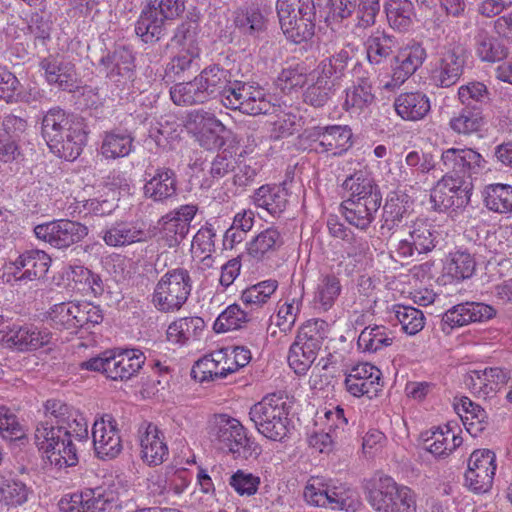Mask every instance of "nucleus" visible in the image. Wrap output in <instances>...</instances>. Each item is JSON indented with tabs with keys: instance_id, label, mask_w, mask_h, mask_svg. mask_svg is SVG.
Listing matches in <instances>:
<instances>
[{
	"instance_id": "10",
	"label": "nucleus",
	"mask_w": 512,
	"mask_h": 512,
	"mask_svg": "<svg viewBox=\"0 0 512 512\" xmlns=\"http://www.w3.org/2000/svg\"><path fill=\"white\" fill-rule=\"evenodd\" d=\"M224 107L238 110L244 114L256 116L267 114L273 105L265 89L255 82H246L236 79L232 88L223 100Z\"/></svg>"
},
{
	"instance_id": "46",
	"label": "nucleus",
	"mask_w": 512,
	"mask_h": 512,
	"mask_svg": "<svg viewBox=\"0 0 512 512\" xmlns=\"http://www.w3.org/2000/svg\"><path fill=\"white\" fill-rule=\"evenodd\" d=\"M414 5L410 0H385L384 11L389 26L399 32L408 31L413 24Z\"/></svg>"
},
{
	"instance_id": "41",
	"label": "nucleus",
	"mask_w": 512,
	"mask_h": 512,
	"mask_svg": "<svg viewBox=\"0 0 512 512\" xmlns=\"http://www.w3.org/2000/svg\"><path fill=\"white\" fill-rule=\"evenodd\" d=\"M170 97L173 103L179 106L205 104L210 101L199 75L191 81L171 87Z\"/></svg>"
},
{
	"instance_id": "21",
	"label": "nucleus",
	"mask_w": 512,
	"mask_h": 512,
	"mask_svg": "<svg viewBox=\"0 0 512 512\" xmlns=\"http://www.w3.org/2000/svg\"><path fill=\"white\" fill-rule=\"evenodd\" d=\"M381 376L377 367L369 363L358 364L346 375V390L355 397H376L383 387Z\"/></svg>"
},
{
	"instance_id": "1",
	"label": "nucleus",
	"mask_w": 512,
	"mask_h": 512,
	"mask_svg": "<svg viewBox=\"0 0 512 512\" xmlns=\"http://www.w3.org/2000/svg\"><path fill=\"white\" fill-rule=\"evenodd\" d=\"M126 492V483L117 477L101 486L65 496L58 506L61 512H112L119 507L120 497Z\"/></svg>"
},
{
	"instance_id": "55",
	"label": "nucleus",
	"mask_w": 512,
	"mask_h": 512,
	"mask_svg": "<svg viewBox=\"0 0 512 512\" xmlns=\"http://www.w3.org/2000/svg\"><path fill=\"white\" fill-rule=\"evenodd\" d=\"M0 436L10 444L25 446L28 437L18 417L7 407H0Z\"/></svg>"
},
{
	"instance_id": "11",
	"label": "nucleus",
	"mask_w": 512,
	"mask_h": 512,
	"mask_svg": "<svg viewBox=\"0 0 512 512\" xmlns=\"http://www.w3.org/2000/svg\"><path fill=\"white\" fill-rule=\"evenodd\" d=\"M464 65L459 46L454 43L439 45L429 71L430 84L438 88L454 86L464 72Z\"/></svg>"
},
{
	"instance_id": "29",
	"label": "nucleus",
	"mask_w": 512,
	"mask_h": 512,
	"mask_svg": "<svg viewBox=\"0 0 512 512\" xmlns=\"http://www.w3.org/2000/svg\"><path fill=\"white\" fill-rule=\"evenodd\" d=\"M246 326L260 331V315L257 312L249 311L245 306L241 308L238 304H232L217 317L214 323V330L217 333H223Z\"/></svg>"
},
{
	"instance_id": "56",
	"label": "nucleus",
	"mask_w": 512,
	"mask_h": 512,
	"mask_svg": "<svg viewBox=\"0 0 512 512\" xmlns=\"http://www.w3.org/2000/svg\"><path fill=\"white\" fill-rule=\"evenodd\" d=\"M284 244V239L275 227H269L260 232L249 244V254L260 259L267 254L278 251Z\"/></svg>"
},
{
	"instance_id": "63",
	"label": "nucleus",
	"mask_w": 512,
	"mask_h": 512,
	"mask_svg": "<svg viewBox=\"0 0 512 512\" xmlns=\"http://www.w3.org/2000/svg\"><path fill=\"white\" fill-rule=\"evenodd\" d=\"M455 409L460 414L465 425H469L470 431L474 425H478L477 430L484 428L483 423L487 419L486 411L478 404L472 402L468 397H461L459 402L455 403Z\"/></svg>"
},
{
	"instance_id": "26",
	"label": "nucleus",
	"mask_w": 512,
	"mask_h": 512,
	"mask_svg": "<svg viewBox=\"0 0 512 512\" xmlns=\"http://www.w3.org/2000/svg\"><path fill=\"white\" fill-rule=\"evenodd\" d=\"M109 378L125 381L137 375L143 367L146 357L139 349L110 350Z\"/></svg>"
},
{
	"instance_id": "50",
	"label": "nucleus",
	"mask_w": 512,
	"mask_h": 512,
	"mask_svg": "<svg viewBox=\"0 0 512 512\" xmlns=\"http://www.w3.org/2000/svg\"><path fill=\"white\" fill-rule=\"evenodd\" d=\"M224 359L221 350H215L199 359L191 369V376L199 382L214 381L225 378L224 371L228 368L221 366L220 362Z\"/></svg>"
},
{
	"instance_id": "16",
	"label": "nucleus",
	"mask_w": 512,
	"mask_h": 512,
	"mask_svg": "<svg viewBox=\"0 0 512 512\" xmlns=\"http://www.w3.org/2000/svg\"><path fill=\"white\" fill-rule=\"evenodd\" d=\"M496 455L493 450H473L465 473L467 487L478 494L488 492L496 470Z\"/></svg>"
},
{
	"instance_id": "19",
	"label": "nucleus",
	"mask_w": 512,
	"mask_h": 512,
	"mask_svg": "<svg viewBox=\"0 0 512 512\" xmlns=\"http://www.w3.org/2000/svg\"><path fill=\"white\" fill-rule=\"evenodd\" d=\"M187 123L205 149L215 150L224 144L221 134L225 131V126L213 113L203 109L194 110L188 114Z\"/></svg>"
},
{
	"instance_id": "53",
	"label": "nucleus",
	"mask_w": 512,
	"mask_h": 512,
	"mask_svg": "<svg viewBox=\"0 0 512 512\" xmlns=\"http://www.w3.org/2000/svg\"><path fill=\"white\" fill-rule=\"evenodd\" d=\"M346 98L343 107L346 111L353 110H364L369 107L375 96L372 93V85L367 77H359L353 84L346 90Z\"/></svg>"
},
{
	"instance_id": "9",
	"label": "nucleus",
	"mask_w": 512,
	"mask_h": 512,
	"mask_svg": "<svg viewBox=\"0 0 512 512\" xmlns=\"http://www.w3.org/2000/svg\"><path fill=\"white\" fill-rule=\"evenodd\" d=\"M487 161L475 149L470 147L444 149L440 157V168L446 176H452L455 181L468 183L481 175Z\"/></svg>"
},
{
	"instance_id": "38",
	"label": "nucleus",
	"mask_w": 512,
	"mask_h": 512,
	"mask_svg": "<svg viewBox=\"0 0 512 512\" xmlns=\"http://www.w3.org/2000/svg\"><path fill=\"white\" fill-rule=\"evenodd\" d=\"M34 438L38 448H55L58 445L69 448L72 445L71 431L66 426L54 425L48 419L38 421Z\"/></svg>"
},
{
	"instance_id": "39",
	"label": "nucleus",
	"mask_w": 512,
	"mask_h": 512,
	"mask_svg": "<svg viewBox=\"0 0 512 512\" xmlns=\"http://www.w3.org/2000/svg\"><path fill=\"white\" fill-rule=\"evenodd\" d=\"M364 45L368 62L371 65H380L393 54L397 40L385 30L377 29L367 37Z\"/></svg>"
},
{
	"instance_id": "20",
	"label": "nucleus",
	"mask_w": 512,
	"mask_h": 512,
	"mask_svg": "<svg viewBox=\"0 0 512 512\" xmlns=\"http://www.w3.org/2000/svg\"><path fill=\"white\" fill-rule=\"evenodd\" d=\"M143 195L155 203L165 204L176 198L178 194V178L176 172L168 167H158L153 173L145 171Z\"/></svg>"
},
{
	"instance_id": "37",
	"label": "nucleus",
	"mask_w": 512,
	"mask_h": 512,
	"mask_svg": "<svg viewBox=\"0 0 512 512\" xmlns=\"http://www.w3.org/2000/svg\"><path fill=\"white\" fill-rule=\"evenodd\" d=\"M397 114L404 120L418 121L431 110L429 97L422 92L400 94L394 101Z\"/></svg>"
},
{
	"instance_id": "58",
	"label": "nucleus",
	"mask_w": 512,
	"mask_h": 512,
	"mask_svg": "<svg viewBox=\"0 0 512 512\" xmlns=\"http://www.w3.org/2000/svg\"><path fill=\"white\" fill-rule=\"evenodd\" d=\"M92 438L94 448H96V444L98 443L108 448H121V440L116 428V421L109 414L95 421L92 428Z\"/></svg>"
},
{
	"instance_id": "25",
	"label": "nucleus",
	"mask_w": 512,
	"mask_h": 512,
	"mask_svg": "<svg viewBox=\"0 0 512 512\" xmlns=\"http://www.w3.org/2000/svg\"><path fill=\"white\" fill-rule=\"evenodd\" d=\"M39 66L44 71L46 82L62 91L73 92L78 88L75 66L59 56L43 58Z\"/></svg>"
},
{
	"instance_id": "35",
	"label": "nucleus",
	"mask_w": 512,
	"mask_h": 512,
	"mask_svg": "<svg viewBox=\"0 0 512 512\" xmlns=\"http://www.w3.org/2000/svg\"><path fill=\"white\" fill-rule=\"evenodd\" d=\"M288 197L286 188L267 184L256 189L252 199L258 208L265 209L274 217H280L289 204Z\"/></svg>"
},
{
	"instance_id": "57",
	"label": "nucleus",
	"mask_w": 512,
	"mask_h": 512,
	"mask_svg": "<svg viewBox=\"0 0 512 512\" xmlns=\"http://www.w3.org/2000/svg\"><path fill=\"white\" fill-rule=\"evenodd\" d=\"M486 207L497 213L512 212V186L508 184H491L485 189Z\"/></svg>"
},
{
	"instance_id": "36",
	"label": "nucleus",
	"mask_w": 512,
	"mask_h": 512,
	"mask_svg": "<svg viewBox=\"0 0 512 512\" xmlns=\"http://www.w3.org/2000/svg\"><path fill=\"white\" fill-rule=\"evenodd\" d=\"M278 288V281L268 279L247 287L241 293V301L249 310L257 312L260 315V322L266 317L267 312L264 307L271 299V296Z\"/></svg>"
},
{
	"instance_id": "4",
	"label": "nucleus",
	"mask_w": 512,
	"mask_h": 512,
	"mask_svg": "<svg viewBox=\"0 0 512 512\" xmlns=\"http://www.w3.org/2000/svg\"><path fill=\"white\" fill-rule=\"evenodd\" d=\"M327 337V323L311 319L298 330L288 354V363L298 375L305 374L315 361L324 339Z\"/></svg>"
},
{
	"instance_id": "52",
	"label": "nucleus",
	"mask_w": 512,
	"mask_h": 512,
	"mask_svg": "<svg viewBox=\"0 0 512 512\" xmlns=\"http://www.w3.org/2000/svg\"><path fill=\"white\" fill-rule=\"evenodd\" d=\"M84 120L82 117L68 114L59 107L51 108L42 119V136L45 141L56 139L60 133L70 128L72 122Z\"/></svg>"
},
{
	"instance_id": "14",
	"label": "nucleus",
	"mask_w": 512,
	"mask_h": 512,
	"mask_svg": "<svg viewBox=\"0 0 512 512\" xmlns=\"http://www.w3.org/2000/svg\"><path fill=\"white\" fill-rule=\"evenodd\" d=\"M352 130L347 125L317 126L310 137V151L327 156L340 157L353 145Z\"/></svg>"
},
{
	"instance_id": "59",
	"label": "nucleus",
	"mask_w": 512,
	"mask_h": 512,
	"mask_svg": "<svg viewBox=\"0 0 512 512\" xmlns=\"http://www.w3.org/2000/svg\"><path fill=\"white\" fill-rule=\"evenodd\" d=\"M338 88L333 82L317 76L315 82L304 91L303 101L312 107L321 108L334 96Z\"/></svg>"
},
{
	"instance_id": "27",
	"label": "nucleus",
	"mask_w": 512,
	"mask_h": 512,
	"mask_svg": "<svg viewBox=\"0 0 512 512\" xmlns=\"http://www.w3.org/2000/svg\"><path fill=\"white\" fill-rule=\"evenodd\" d=\"M166 23L154 5L146 2L134 24V32L143 43L154 44L165 36Z\"/></svg>"
},
{
	"instance_id": "3",
	"label": "nucleus",
	"mask_w": 512,
	"mask_h": 512,
	"mask_svg": "<svg viewBox=\"0 0 512 512\" xmlns=\"http://www.w3.org/2000/svg\"><path fill=\"white\" fill-rule=\"evenodd\" d=\"M288 415L287 397L281 393L266 395L249 411L258 432L273 441H281L287 435Z\"/></svg>"
},
{
	"instance_id": "31",
	"label": "nucleus",
	"mask_w": 512,
	"mask_h": 512,
	"mask_svg": "<svg viewBox=\"0 0 512 512\" xmlns=\"http://www.w3.org/2000/svg\"><path fill=\"white\" fill-rule=\"evenodd\" d=\"M217 440L227 448H252L254 440L248 436L241 422L226 414L217 418Z\"/></svg>"
},
{
	"instance_id": "44",
	"label": "nucleus",
	"mask_w": 512,
	"mask_h": 512,
	"mask_svg": "<svg viewBox=\"0 0 512 512\" xmlns=\"http://www.w3.org/2000/svg\"><path fill=\"white\" fill-rule=\"evenodd\" d=\"M316 21L315 13L309 9V11H305L296 20H284V22L280 23V27L288 40L300 44L314 36Z\"/></svg>"
},
{
	"instance_id": "34",
	"label": "nucleus",
	"mask_w": 512,
	"mask_h": 512,
	"mask_svg": "<svg viewBox=\"0 0 512 512\" xmlns=\"http://www.w3.org/2000/svg\"><path fill=\"white\" fill-rule=\"evenodd\" d=\"M325 56L317 66L318 76L333 82L336 86L340 87L341 81L346 74L349 62L353 58V50L349 47H343L338 51Z\"/></svg>"
},
{
	"instance_id": "51",
	"label": "nucleus",
	"mask_w": 512,
	"mask_h": 512,
	"mask_svg": "<svg viewBox=\"0 0 512 512\" xmlns=\"http://www.w3.org/2000/svg\"><path fill=\"white\" fill-rule=\"evenodd\" d=\"M484 124L482 109L472 107H463L449 120L450 129L454 133L464 136L481 131Z\"/></svg>"
},
{
	"instance_id": "2",
	"label": "nucleus",
	"mask_w": 512,
	"mask_h": 512,
	"mask_svg": "<svg viewBox=\"0 0 512 512\" xmlns=\"http://www.w3.org/2000/svg\"><path fill=\"white\" fill-rule=\"evenodd\" d=\"M367 500L376 512H416V495L387 475H375L367 485Z\"/></svg>"
},
{
	"instance_id": "43",
	"label": "nucleus",
	"mask_w": 512,
	"mask_h": 512,
	"mask_svg": "<svg viewBox=\"0 0 512 512\" xmlns=\"http://www.w3.org/2000/svg\"><path fill=\"white\" fill-rule=\"evenodd\" d=\"M233 22L241 34L248 36H257L266 28L265 17L255 4L237 8L234 12Z\"/></svg>"
},
{
	"instance_id": "42",
	"label": "nucleus",
	"mask_w": 512,
	"mask_h": 512,
	"mask_svg": "<svg viewBox=\"0 0 512 512\" xmlns=\"http://www.w3.org/2000/svg\"><path fill=\"white\" fill-rule=\"evenodd\" d=\"M205 328L201 317H184L172 322L167 329V339L176 344L184 345L198 340Z\"/></svg>"
},
{
	"instance_id": "8",
	"label": "nucleus",
	"mask_w": 512,
	"mask_h": 512,
	"mask_svg": "<svg viewBox=\"0 0 512 512\" xmlns=\"http://www.w3.org/2000/svg\"><path fill=\"white\" fill-rule=\"evenodd\" d=\"M99 64L103 67L110 84L118 90V96L123 98V93L127 95L136 77L133 50L129 46L118 45L113 51L102 56Z\"/></svg>"
},
{
	"instance_id": "12",
	"label": "nucleus",
	"mask_w": 512,
	"mask_h": 512,
	"mask_svg": "<svg viewBox=\"0 0 512 512\" xmlns=\"http://www.w3.org/2000/svg\"><path fill=\"white\" fill-rule=\"evenodd\" d=\"M35 236L57 249H67L81 242L89 233L88 227L69 219L53 220L34 228Z\"/></svg>"
},
{
	"instance_id": "62",
	"label": "nucleus",
	"mask_w": 512,
	"mask_h": 512,
	"mask_svg": "<svg viewBox=\"0 0 512 512\" xmlns=\"http://www.w3.org/2000/svg\"><path fill=\"white\" fill-rule=\"evenodd\" d=\"M393 313L406 334L415 335L424 327V314L415 307L395 305L393 307Z\"/></svg>"
},
{
	"instance_id": "24",
	"label": "nucleus",
	"mask_w": 512,
	"mask_h": 512,
	"mask_svg": "<svg viewBox=\"0 0 512 512\" xmlns=\"http://www.w3.org/2000/svg\"><path fill=\"white\" fill-rule=\"evenodd\" d=\"M86 141L87 131L84 120H76L70 124L67 131L46 143L53 154L67 161H73L81 154Z\"/></svg>"
},
{
	"instance_id": "17",
	"label": "nucleus",
	"mask_w": 512,
	"mask_h": 512,
	"mask_svg": "<svg viewBox=\"0 0 512 512\" xmlns=\"http://www.w3.org/2000/svg\"><path fill=\"white\" fill-rule=\"evenodd\" d=\"M198 211L197 205L186 204L162 216L159 220L160 237L165 246L175 248L186 238L190 224Z\"/></svg>"
},
{
	"instance_id": "5",
	"label": "nucleus",
	"mask_w": 512,
	"mask_h": 512,
	"mask_svg": "<svg viewBox=\"0 0 512 512\" xmlns=\"http://www.w3.org/2000/svg\"><path fill=\"white\" fill-rule=\"evenodd\" d=\"M192 290V279L185 268L168 270L155 285L152 294L154 307L163 313L180 310L187 302Z\"/></svg>"
},
{
	"instance_id": "23",
	"label": "nucleus",
	"mask_w": 512,
	"mask_h": 512,
	"mask_svg": "<svg viewBox=\"0 0 512 512\" xmlns=\"http://www.w3.org/2000/svg\"><path fill=\"white\" fill-rule=\"evenodd\" d=\"M52 334L47 328L32 324L13 325L2 337V342L9 348L20 352L37 350L51 341Z\"/></svg>"
},
{
	"instance_id": "32",
	"label": "nucleus",
	"mask_w": 512,
	"mask_h": 512,
	"mask_svg": "<svg viewBox=\"0 0 512 512\" xmlns=\"http://www.w3.org/2000/svg\"><path fill=\"white\" fill-rule=\"evenodd\" d=\"M342 187L349 193L346 200L382 201L380 188L367 171H355L346 177Z\"/></svg>"
},
{
	"instance_id": "40",
	"label": "nucleus",
	"mask_w": 512,
	"mask_h": 512,
	"mask_svg": "<svg viewBox=\"0 0 512 512\" xmlns=\"http://www.w3.org/2000/svg\"><path fill=\"white\" fill-rule=\"evenodd\" d=\"M410 208V197L402 191H391L388 193L382 213V228L389 231L398 227L408 214Z\"/></svg>"
},
{
	"instance_id": "47",
	"label": "nucleus",
	"mask_w": 512,
	"mask_h": 512,
	"mask_svg": "<svg viewBox=\"0 0 512 512\" xmlns=\"http://www.w3.org/2000/svg\"><path fill=\"white\" fill-rule=\"evenodd\" d=\"M475 53L483 62L495 63L508 56V48L500 39L480 29L475 35Z\"/></svg>"
},
{
	"instance_id": "64",
	"label": "nucleus",
	"mask_w": 512,
	"mask_h": 512,
	"mask_svg": "<svg viewBox=\"0 0 512 512\" xmlns=\"http://www.w3.org/2000/svg\"><path fill=\"white\" fill-rule=\"evenodd\" d=\"M73 309L75 313L74 329H89L103 321L100 307L90 302H75V308Z\"/></svg>"
},
{
	"instance_id": "7",
	"label": "nucleus",
	"mask_w": 512,
	"mask_h": 512,
	"mask_svg": "<svg viewBox=\"0 0 512 512\" xmlns=\"http://www.w3.org/2000/svg\"><path fill=\"white\" fill-rule=\"evenodd\" d=\"M405 237L392 251L400 260H414L431 252L439 243L440 233L428 219L417 218L403 226Z\"/></svg>"
},
{
	"instance_id": "28",
	"label": "nucleus",
	"mask_w": 512,
	"mask_h": 512,
	"mask_svg": "<svg viewBox=\"0 0 512 512\" xmlns=\"http://www.w3.org/2000/svg\"><path fill=\"white\" fill-rule=\"evenodd\" d=\"M202 79L204 90L209 100L219 99L221 104L226 99L228 91L232 88L235 77L233 73L220 66L219 64H211L205 67L199 74Z\"/></svg>"
},
{
	"instance_id": "60",
	"label": "nucleus",
	"mask_w": 512,
	"mask_h": 512,
	"mask_svg": "<svg viewBox=\"0 0 512 512\" xmlns=\"http://www.w3.org/2000/svg\"><path fill=\"white\" fill-rule=\"evenodd\" d=\"M420 439L425 445L424 448L447 446L450 439L452 441L451 448H459L463 443L462 437L456 434L448 424L422 432Z\"/></svg>"
},
{
	"instance_id": "61",
	"label": "nucleus",
	"mask_w": 512,
	"mask_h": 512,
	"mask_svg": "<svg viewBox=\"0 0 512 512\" xmlns=\"http://www.w3.org/2000/svg\"><path fill=\"white\" fill-rule=\"evenodd\" d=\"M458 98L464 107L482 109L490 101V92L484 83L473 81L458 88Z\"/></svg>"
},
{
	"instance_id": "30",
	"label": "nucleus",
	"mask_w": 512,
	"mask_h": 512,
	"mask_svg": "<svg viewBox=\"0 0 512 512\" xmlns=\"http://www.w3.org/2000/svg\"><path fill=\"white\" fill-rule=\"evenodd\" d=\"M382 201L344 200L341 213L345 220L361 231H367L376 218Z\"/></svg>"
},
{
	"instance_id": "22",
	"label": "nucleus",
	"mask_w": 512,
	"mask_h": 512,
	"mask_svg": "<svg viewBox=\"0 0 512 512\" xmlns=\"http://www.w3.org/2000/svg\"><path fill=\"white\" fill-rule=\"evenodd\" d=\"M496 315L494 307L480 302H465L454 305L442 317V330L467 325L471 322H484Z\"/></svg>"
},
{
	"instance_id": "6",
	"label": "nucleus",
	"mask_w": 512,
	"mask_h": 512,
	"mask_svg": "<svg viewBox=\"0 0 512 512\" xmlns=\"http://www.w3.org/2000/svg\"><path fill=\"white\" fill-rule=\"evenodd\" d=\"M304 498L310 505L329 508L331 510H344L356 512L361 501L358 493L345 485L336 486L330 482H323L319 478H311L305 489Z\"/></svg>"
},
{
	"instance_id": "45",
	"label": "nucleus",
	"mask_w": 512,
	"mask_h": 512,
	"mask_svg": "<svg viewBox=\"0 0 512 512\" xmlns=\"http://www.w3.org/2000/svg\"><path fill=\"white\" fill-rule=\"evenodd\" d=\"M342 292L339 277L334 273L322 274L319 277L315 292V307L326 312L333 307Z\"/></svg>"
},
{
	"instance_id": "49",
	"label": "nucleus",
	"mask_w": 512,
	"mask_h": 512,
	"mask_svg": "<svg viewBox=\"0 0 512 512\" xmlns=\"http://www.w3.org/2000/svg\"><path fill=\"white\" fill-rule=\"evenodd\" d=\"M133 137L127 131L113 130L106 132L100 147L106 159H117L128 156L133 150Z\"/></svg>"
},
{
	"instance_id": "54",
	"label": "nucleus",
	"mask_w": 512,
	"mask_h": 512,
	"mask_svg": "<svg viewBox=\"0 0 512 512\" xmlns=\"http://www.w3.org/2000/svg\"><path fill=\"white\" fill-rule=\"evenodd\" d=\"M30 489L24 482L11 474H0V502L17 507L28 500Z\"/></svg>"
},
{
	"instance_id": "13",
	"label": "nucleus",
	"mask_w": 512,
	"mask_h": 512,
	"mask_svg": "<svg viewBox=\"0 0 512 512\" xmlns=\"http://www.w3.org/2000/svg\"><path fill=\"white\" fill-rule=\"evenodd\" d=\"M471 191V183L455 181L452 176L443 174L431 190L430 201L435 211L457 212L469 204Z\"/></svg>"
},
{
	"instance_id": "33",
	"label": "nucleus",
	"mask_w": 512,
	"mask_h": 512,
	"mask_svg": "<svg viewBox=\"0 0 512 512\" xmlns=\"http://www.w3.org/2000/svg\"><path fill=\"white\" fill-rule=\"evenodd\" d=\"M102 239L111 247H122L138 242H145L148 233L138 223L132 221H118L104 230Z\"/></svg>"
},
{
	"instance_id": "18",
	"label": "nucleus",
	"mask_w": 512,
	"mask_h": 512,
	"mask_svg": "<svg viewBox=\"0 0 512 512\" xmlns=\"http://www.w3.org/2000/svg\"><path fill=\"white\" fill-rule=\"evenodd\" d=\"M51 263L50 256L42 250L21 254L7 266V282H27L44 277Z\"/></svg>"
},
{
	"instance_id": "48",
	"label": "nucleus",
	"mask_w": 512,
	"mask_h": 512,
	"mask_svg": "<svg viewBox=\"0 0 512 512\" xmlns=\"http://www.w3.org/2000/svg\"><path fill=\"white\" fill-rule=\"evenodd\" d=\"M394 338L393 332L386 326H368L361 331L357 345L364 352L376 353L391 346Z\"/></svg>"
},
{
	"instance_id": "15",
	"label": "nucleus",
	"mask_w": 512,
	"mask_h": 512,
	"mask_svg": "<svg viewBox=\"0 0 512 512\" xmlns=\"http://www.w3.org/2000/svg\"><path fill=\"white\" fill-rule=\"evenodd\" d=\"M427 58L426 49L420 42L409 41L401 47L391 62L392 76L384 88L392 90L402 85L424 63Z\"/></svg>"
}]
</instances>
